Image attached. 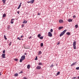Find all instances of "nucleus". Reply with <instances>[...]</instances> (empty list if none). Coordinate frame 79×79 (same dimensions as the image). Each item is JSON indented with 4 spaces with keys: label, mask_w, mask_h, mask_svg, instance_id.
<instances>
[{
    "label": "nucleus",
    "mask_w": 79,
    "mask_h": 79,
    "mask_svg": "<svg viewBox=\"0 0 79 79\" xmlns=\"http://www.w3.org/2000/svg\"><path fill=\"white\" fill-rule=\"evenodd\" d=\"M59 44H60V42H59L57 44V45H59Z\"/></svg>",
    "instance_id": "obj_43"
},
{
    "label": "nucleus",
    "mask_w": 79,
    "mask_h": 79,
    "mask_svg": "<svg viewBox=\"0 0 79 79\" xmlns=\"http://www.w3.org/2000/svg\"><path fill=\"white\" fill-rule=\"evenodd\" d=\"M41 54H42V52L41 51H39L38 53L39 55H40Z\"/></svg>",
    "instance_id": "obj_19"
},
{
    "label": "nucleus",
    "mask_w": 79,
    "mask_h": 79,
    "mask_svg": "<svg viewBox=\"0 0 79 79\" xmlns=\"http://www.w3.org/2000/svg\"><path fill=\"white\" fill-rule=\"evenodd\" d=\"M24 21L23 22V24H26L27 23V21L26 20H24Z\"/></svg>",
    "instance_id": "obj_10"
},
{
    "label": "nucleus",
    "mask_w": 79,
    "mask_h": 79,
    "mask_svg": "<svg viewBox=\"0 0 79 79\" xmlns=\"http://www.w3.org/2000/svg\"><path fill=\"white\" fill-rule=\"evenodd\" d=\"M48 35L49 37H52V33H51V32H48Z\"/></svg>",
    "instance_id": "obj_2"
},
{
    "label": "nucleus",
    "mask_w": 79,
    "mask_h": 79,
    "mask_svg": "<svg viewBox=\"0 0 79 79\" xmlns=\"http://www.w3.org/2000/svg\"><path fill=\"white\" fill-rule=\"evenodd\" d=\"M24 48L25 49H28V48H27V47H24Z\"/></svg>",
    "instance_id": "obj_37"
},
{
    "label": "nucleus",
    "mask_w": 79,
    "mask_h": 79,
    "mask_svg": "<svg viewBox=\"0 0 79 79\" xmlns=\"http://www.w3.org/2000/svg\"><path fill=\"white\" fill-rule=\"evenodd\" d=\"M17 39H18V40H21V39L19 37H18Z\"/></svg>",
    "instance_id": "obj_28"
},
{
    "label": "nucleus",
    "mask_w": 79,
    "mask_h": 79,
    "mask_svg": "<svg viewBox=\"0 0 79 79\" xmlns=\"http://www.w3.org/2000/svg\"><path fill=\"white\" fill-rule=\"evenodd\" d=\"M43 45H44V44H43V43H41L40 44L41 47H42L43 46Z\"/></svg>",
    "instance_id": "obj_29"
},
{
    "label": "nucleus",
    "mask_w": 79,
    "mask_h": 79,
    "mask_svg": "<svg viewBox=\"0 0 79 79\" xmlns=\"http://www.w3.org/2000/svg\"><path fill=\"white\" fill-rule=\"evenodd\" d=\"M35 60H37V56H36L35 59Z\"/></svg>",
    "instance_id": "obj_33"
},
{
    "label": "nucleus",
    "mask_w": 79,
    "mask_h": 79,
    "mask_svg": "<svg viewBox=\"0 0 79 79\" xmlns=\"http://www.w3.org/2000/svg\"><path fill=\"white\" fill-rule=\"evenodd\" d=\"M67 31V30H65L62 32L60 35V37H61L62 35H64V34Z\"/></svg>",
    "instance_id": "obj_1"
},
{
    "label": "nucleus",
    "mask_w": 79,
    "mask_h": 79,
    "mask_svg": "<svg viewBox=\"0 0 79 79\" xmlns=\"http://www.w3.org/2000/svg\"><path fill=\"white\" fill-rule=\"evenodd\" d=\"M34 2V0H31L30 1V3L31 4H32Z\"/></svg>",
    "instance_id": "obj_9"
},
{
    "label": "nucleus",
    "mask_w": 79,
    "mask_h": 79,
    "mask_svg": "<svg viewBox=\"0 0 79 79\" xmlns=\"http://www.w3.org/2000/svg\"><path fill=\"white\" fill-rule=\"evenodd\" d=\"M60 72H58L57 73V75H59V74H60Z\"/></svg>",
    "instance_id": "obj_31"
},
{
    "label": "nucleus",
    "mask_w": 79,
    "mask_h": 79,
    "mask_svg": "<svg viewBox=\"0 0 79 79\" xmlns=\"http://www.w3.org/2000/svg\"><path fill=\"white\" fill-rule=\"evenodd\" d=\"M6 1V0H2V2L3 3H5V2Z\"/></svg>",
    "instance_id": "obj_18"
},
{
    "label": "nucleus",
    "mask_w": 79,
    "mask_h": 79,
    "mask_svg": "<svg viewBox=\"0 0 79 79\" xmlns=\"http://www.w3.org/2000/svg\"><path fill=\"white\" fill-rule=\"evenodd\" d=\"M76 77H73V79H76Z\"/></svg>",
    "instance_id": "obj_45"
},
{
    "label": "nucleus",
    "mask_w": 79,
    "mask_h": 79,
    "mask_svg": "<svg viewBox=\"0 0 79 79\" xmlns=\"http://www.w3.org/2000/svg\"><path fill=\"white\" fill-rule=\"evenodd\" d=\"M76 63H77V62H76L75 63H73L72 64H71V66H74V65H75V64H76Z\"/></svg>",
    "instance_id": "obj_8"
},
{
    "label": "nucleus",
    "mask_w": 79,
    "mask_h": 79,
    "mask_svg": "<svg viewBox=\"0 0 79 79\" xmlns=\"http://www.w3.org/2000/svg\"><path fill=\"white\" fill-rule=\"evenodd\" d=\"M76 45V41H74L73 43V45Z\"/></svg>",
    "instance_id": "obj_14"
},
{
    "label": "nucleus",
    "mask_w": 79,
    "mask_h": 79,
    "mask_svg": "<svg viewBox=\"0 0 79 79\" xmlns=\"http://www.w3.org/2000/svg\"><path fill=\"white\" fill-rule=\"evenodd\" d=\"M68 22H72L73 20L71 19H69L68 20Z\"/></svg>",
    "instance_id": "obj_13"
},
{
    "label": "nucleus",
    "mask_w": 79,
    "mask_h": 79,
    "mask_svg": "<svg viewBox=\"0 0 79 79\" xmlns=\"http://www.w3.org/2000/svg\"><path fill=\"white\" fill-rule=\"evenodd\" d=\"M21 73H23V71H21L19 73V74H21Z\"/></svg>",
    "instance_id": "obj_34"
},
{
    "label": "nucleus",
    "mask_w": 79,
    "mask_h": 79,
    "mask_svg": "<svg viewBox=\"0 0 79 79\" xmlns=\"http://www.w3.org/2000/svg\"><path fill=\"white\" fill-rule=\"evenodd\" d=\"M4 38H5V40H7V38H6V35H4Z\"/></svg>",
    "instance_id": "obj_23"
},
{
    "label": "nucleus",
    "mask_w": 79,
    "mask_h": 79,
    "mask_svg": "<svg viewBox=\"0 0 79 79\" xmlns=\"http://www.w3.org/2000/svg\"><path fill=\"white\" fill-rule=\"evenodd\" d=\"M2 57L3 58H5V54L4 53L2 54Z\"/></svg>",
    "instance_id": "obj_4"
},
{
    "label": "nucleus",
    "mask_w": 79,
    "mask_h": 79,
    "mask_svg": "<svg viewBox=\"0 0 79 79\" xmlns=\"http://www.w3.org/2000/svg\"><path fill=\"white\" fill-rule=\"evenodd\" d=\"M76 15H73V18H76Z\"/></svg>",
    "instance_id": "obj_38"
},
{
    "label": "nucleus",
    "mask_w": 79,
    "mask_h": 79,
    "mask_svg": "<svg viewBox=\"0 0 79 79\" xmlns=\"http://www.w3.org/2000/svg\"><path fill=\"white\" fill-rule=\"evenodd\" d=\"M15 21V19H11V20L10 21V23L11 24H13L14 23V21Z\"/></svg>",
    "instance_id": "obj_3"
},
{
    "label": "nucleus",
    "mask_w": 79,
    "mask_h": 79,
    "mask_svg": "<svg viewBox=\"0 0 79 79\" xmlns=\"http://www.w3.org/2000/svg\"><path fill=\"white\" fill-rule=\"evenodd\" d=\"M23 35H22V36H21L20 38H23Z\"/></svg>",
    "instance_id": "obj_41"
},
{
    "label": "nucleus",
    "mask_w": 79,
    "mask_h": 79,
    "mask_svg": "<svg viewBox=\"0 0 79 79\" xmlns=\"http://www.w3.org/2000/svg\"><path fill=\"white\" fill-rule=\"evenodd\" d=\"M2 52L3 53H5V50H4Z\"/></svg>",
    "instance_id": "obj_35"
},
{
    "label": "nucleus",
    "mask_w": 79,
    "mask_h": 79,
    "mask_svg": "<svg viewBox=\"0 0 79 79\" xmlns=\"http://www.w3.org/2000/svg\"><path fill=\"white\" fill-rule=\"evenodd\" d=\"M5 17H6V14L4 13L3 15L2 18H5Z\"/></svg>",
    "instance_id": "obj_15"
},
{
    "label": "nucleus",
    "mask_w": 79,
    "mask_h": 79,
    "mask_svg": "<svg viewBox=\"0 0 79 79\" xmlns=\"http://www.w3.org/2000/svg\"><path fill=\"white\" fill-rule=\"evenodd\" d=\"M41 36V35L40 34H39L38 35V37L39 38Z\"/></svg>",
    "instance_id": "obj_20"
},
{
    "label": "nucleus",
    "mask_w": 79,
    "mask_h": 79,
    "mask_svg": "<svg viewBox=\"0 0 79 79\" xmlns=\"http://www.w3.org/2000/svg\"><path fill=\"white\" fill-rule=\"evenodd\" d=\"M9 44V45L10 46V45H11V42H10V43Z\"/></svg>",
    "instance_id": "obj_40"
},
{
    "label": "nucleus",
    "mask_w": 79,
    "mask_h": 79,
    "mask_svg": "<svg viewBox=\"0 0 79 79\" xmlns=\"http://www.w3.org/2000/svg\"><path fill=\"white\" fill-rule=\"evenodd\" d=\"M21 5H19L18 8H17V9H19V8H20V7H21Z\"/></svg>",
    "instance_id": "obj_27"
},
{
    "label": "nucleus",
    "mask_w": 79,
    "mask_h": 79,
    "mask_svg": "<svg viewBox=\"0 0 79 79\" xmlns=\"http://www.w3.org/2000/svg\"><path fill=\"white\" fill-rule=\"evenodd\" d=\"M40 39H43V36L40 37L39 38Z\"/></svg>",
    "instance_id": "obj_30"
},
{
    "label": "nucleus",
    "mask_w": 79,
    "mask_h": 79,
    "mask_svg": "<svg viewBox=\"0 0 79 79\" xmlns=\"http://www.w3.org/2000/svg\"><path fill=\"white\" fill-rule=\"evenodd\" d=\"M24 54L25 55H27V53H25Z\"/></svg>",
    "instance_id": "obj_48"
},
{
    "label": "nucleus",
    "mask_w": 79,
    "mask_h": 79,
    "mask_svg": "<svg viewBox=\"0 0 79 79\" xmlns=\"http://www.w3.org/2000/svg\"><path fill=\"white\" fill-rule=\"evenodd\" d=\"M14 76H15V77H17V76H18V74L17 73H16L14 74Z\"/></svg>",
    "instance_id": "obj_16"
},
{
    "label": "nucleus",
    "mask_w": 79,
    "mask_h": 79,
    "mask_svg": "<svg viewBox=\"0 0 79 79\" xmlns=\"http://www.w3.org/2000/svg\"><path fill=\"white\" fill-rule=\"evenodd\" d=\"M66 34L67 35H69L70 34H71V33L69 32H67L66 33Z\"/></svg>",
    "instance_id": "obj_17"
},
{
    "label": "nucleus",
    "mask_w": 79,
    "mask_h": 79,
    "mask_svg": "<svg viewBox=\"0 0 79 79\" xmlns=\"http://www.w3.org/2000/svg\"><path fill=\"white\" fill-rule=\"evenodd\" d=\"M51 32H53V29H51L50 31Z\"/></svg>",
    "instance_id": "obj_32"
},
{
    "label": "nucleus",
    "mask_w": 79,
    "mask_h": 79,
    "mask_svg": "<svg viewBox=\"0 0 79 79\" xmlns=\"http://www.w3.org/2000/svg\"><path fill=\"white\" fill-rule=\"evenodd\" d=\"M25 55H23V56L21 57V58L23 60H24L25 59Z\"/></svg>",
    "instance_id": "obj_7"
},
{
    "label": "nucleus",
    "mask_w": 79,
    "mask_h": 79,
    "mask_svg": "<svg viewBox=\"0 0 79 79\" xmlns=\"http://www.w3.org/2000/svg\"><path fill=\"white\" fill-rule=\"evenodd\" d=\"M51 67H53V64H52L51 65Z\"/></svg>",
    "instance_id": "obj_46"
},
{
    "label": "nucleus",
    "mask_w": 79,
    "mask_h": 79,
    "mask_svg": "<svg viewBox=\"0 0 79 79\" xmlns=\"http://www.w3.org/2000/svg\"><path fill=\"white\" fill-rule=\"evenodd\" d=\"M59 23H60V24H61L62 23H63V20L62 19H60L59 20Z\"/></svg>",
    "instance_id": "obj_5"
},
{
    "label": "nucleus",
    "mask_w": 79,
    "mask_h": 79,
    "mask_svg": "<svg viewBox=\"0 0 79 79\" xmlns=\"http://www.w3.org/2000/svg\"><path fill=\"white\" fill-rule=\"evenodd\" d=\"M19 5H20L21 6V2H20Z\"/></svg>",
    "instance_id": "obj_50"
},
{
    "label": "nucleus",
    "mask_w": 79,
    "mask_h": 79,
    "mask_svg": "<svg viewBox=\"0 0 79 79\" xmlns=\"http://www.w3.org/2000/svg\"><path fill=\"white\" fill-rule=\"evenodd\" d=\"M63 27H59V30H61V29H63Z\"/></svg>",
    "instance_id": "obj_12"
},
{
    "label": "nucleus",
    "mask_w": 79,
    "mask_h": 79,
    "mask_svg": "<svg viewBox=\"0 0 79 79\" xmlns=\"http://www.w3.org/2000/svg\"><path fill=\"white\" fill-rule=\"evenodd\" d=\"M73 47L74 49H76V45H73Z\"/></svg>",
    "instance_id": "obj_21"
},
{
    "label": "nucleus",
    "mask_w": 79,
    "mask_h": 79,
    "mask_svg": "<svg viewBox=\"0 0 79 79\" xmlns=\"http://www.w3.org/2000/svg\"><path fill=\"white\" fill-rule=\"evenodd\" d=\"M23 61V60L22 59H21L20 60L19 62H20V63H21L22 61Z\"/></svg>",
    "instance_id": "obj_24"
},
{
    "label": "nucleus",
    "mask_w": 79,
    "mask_h": 79,
    "mask_svg": "<svg viewBox=\"0 0 79 79\" xmlns=\"http://www.w3.org/2000/svg\"><path fill=\"white\" fill-rule=\"evenodd\" d=\"M78 27V25H75V28L77 29Z\"/></svg>",
    "instance_id": "obj_22"
},
{
    "label": "nucleus",
    "mask_w": 79,
    "mask_h": 79,
    "mask_svg": "<svg viewBox=\"0 0 79 79\" xmlns=\"http://www.w3.org/2000/svg\"><path fill=\"white\" fill-rule=\"evenodd\" d=\"M77 78L78 79H79V76H78V77H77Z\"/></svg>",
    "instance_id": "obj_51"
},
{
    "label": "nucleus",
    "mask_w": 79,
    "mask_h": 79,
    "mask_svg": "<svg viewBox=\"0 0 79 79\" xmlns=\"http://www.w3.org/2000/svg\"><path fill=\"white\" fill-rule=\"evenodd\" d=\"M32 37V36H31L30 37H29V39H31V38Z\"/></svg>",
    "instance_id": "obj_47"
},
{
    "label": "nucleus",
    "mask_w": 79,
    "mask_h": 79,
    "mask_svg": "<svg viewBox=\"0 0 79 79\" xmlns=\"http://www.w3.org/2000/svg\"><path fill=\"white\" fill-rule=\"evenodd\" d=\"M38 64L39 65H42V62H40Z\"/></svg>",
    "instance_id": "obj_26"
},
{
    "label": "nucleus",
    "mask_w": 79,
    "mask_h": 79,
    "mask_svg": "<svg viewBox=\"0 0 79 79\" xmlns=\"http://www.w3.org/2000/svg\"><path fill=\"white\" fill-rule=\"evenodd\" d=\"M22 40H23V39H22Z\"/></svg>",
    "instance_id": "obj_53"
},
{
    "label": "nucleus",
    "mask_w": 79,
    "mask_h": 79,
    "mask_svg": "<svg viewBox=\"0 0 79 79\" xmlns=\"http://www.w3.org/2000/svg\"><path fill=\"white\" fill-rule=\"evenodd\" d=\"M27 3H31L30 1H28L27 2Z\"/></svg>",
    "instance_id": "obj_39"
},
{
    "label": "nucleus",
    "mask_w": 79,
    "mask_h": 79,
    "mask_svg": "<svg viewBox=\"0 0 79 79\" xmlns=\"http://www.w3.org/2000/svg\"><path fill=\"white\" fill-rule=\"evenodd\" d=\"M1 75H2V74H1V73H0V76H1Z\"/></svg>",
    "instance_id": "obj_52"
},
{
    "label": "nucleus",
    "mask_w": 79,
    "mask_h": 79,
    "mask_svg": "<svg viewBox=\"0 0 79 79\" xmlns=\"http://www.w3.org/2000/svg\"><path fill=\"white\" fill-rule=\"evenodd\" d=\"M23 79H27V78L26 77H24Z\"/></svg>",
    "instance_id": "obj_42"
},
{
    "label": "nucleus",
    "mask_w": 79,
    "mask_h": 79,
    "mask_svg": "<svg viewBox=\"0 0 79 79\" xmlns=\"http://www.w3.org/2000/svg\"><path fill=\"white\" fill-rule=\"evenodd\" d=\"M27 69H30V68H31V65H30V64H28L27 65Z\"/></svg>",
    "instance_id": "obj_11"
},
{
    "label": "nucleus",
    "mask_w": 79,
    "mask_h": 79,
    "mask_svg": "<svg viewBox=\"0 0 79 79\" xmlns=\"http://www.w3.org/2000/svg\"><path fill=\"white\" fill-rule=\"evenodd\" d=\"M36 69H41V67L40 66H37L36 67Z\"/></svg>",
    "instance_id": "obj_6"
},
{
    "label": "nucleus",
    "mask_w": 79,
    "mask_h": 79,
    "mask_svg": "<svg viewBox=\"0 0 79 79\" xmlns=\"http://www.w3.org/2000/svg\"><path fill=\"white\" fill-rule=\"evenodd\" d=\"M19 11H18V12H17V13L18 14H19Z\"/></svg>",
    "instance_id": "obj_49"
},
{
    "label": "nucleus",
    "mask_w": 79,
    "mask_h": 79,
    "mask_svg": "<svg viewBox=\"0 0 79 79\" xmlns=\"http://www.w3.org/2000/svg\"><path fill=\"white\" fill-rule=\"evenodd\" d=\"M22 27H24V24H22Z\"/></svg>",
    "instance_id": "obj_36"
},
{
    "label": "nucleus",
    "mask_w": 79,
    "mask_h": 79,
    "mask_svg": "<svg viewBox=\"0 0 79 79\" xmlns=\"http://www.w3.org/2000/svg\"><path fill=\"white\" fill-rule=\"evenodd\" d=\"M38 15H40V14L39 13H38Z\"/></svg>",
    "instance_id": "obj_44"
},
{
    "label": "nucleus",
    "mask_w": 79,
    "mask_h": 79,
    "mask_svg": "<svg viewBox=\"0 0 79 79\" xmlns=\"http://www.w3.org/2000/svg\"><path fill=\"white\" fill-rule=\"evenodd\" d=\"M14 60L15 61H18V59H17V58H15L14 59Z\"/></svg>",
    "instance_id": "obj_25"
}]
</instances>
